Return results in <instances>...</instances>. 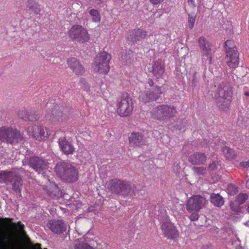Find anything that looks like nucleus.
I'll list each match as a JSON object with an SVG mask.
<instances>
[{
    "label": "nucleus",
    "mask_w": 249,
    "mask_h": 249,
    "mask_svg": "<svg viewBox=\"0 0 249 249\" xmlns=\"http://www.w3.org/2000/svg\"><path fill=\"white\" fill-rule=\"evenodd\" d=\"M111 59V56L109 53L102 51L93 58L91 68L95 72L107 74L110 70L109 63Z\"/></svg>",
    "instance_id": "1"
},
{
    "label": "nucleus",
    "mask_w": 249,
    "mask_h": 249,
    "mask_svg": "<svg viewBox=\"0 0 249 249\" xmlns=\"http://www.w3.org/2000/svg\"><path fill=\"white\" fill-rule=\"evenodd\" d=\"M133 109L132 100L127 94H123L116 102V112L123 117L128 116Z\"/></svg>",
    "instance_id": "2"
},
{
    "label": "nucleus",
    "mask_w": 249,
    "mask_h": 249,
    "mask_svg": "<svg viewBox=\"0 0 249 249\" xmlns=\"http://www.w3.org/2000/svg\"><path fill=\"white\" fill-rule=\"evenodd\" d=\"M68 35L71 40L82 43L89 42L90 38L87 29L78 24L72 25L68 31Z\"/></svg>",
    "instance_id": "3"
},
{
    "label": "nucleus",
    "mask_w": 249,
    "mask_h": 249,
    "mask_svg": "<svg viewBox=\"0 0 249 249\" xmlns=\"http://www.w3.org/2000/svg\"><path fill=\"white\" fill-rule=\"evenodd\" d=\"M176 112V109L174 107L163 105L154 108L151 113L155 118L165 120L175 116Z\"/></svg>",
    "instance_id": "4"
},
{
    "label": "nucleus",
    "mask_w": 249,
    "mask_h": 249,
    "mask_svg": "<svg viewBox=\"0 0 249 249\" xmlns=\"http://www.w3.org/2000/svg\"><path fill=\"white\" fill-rule=\"evenodd\" d=\"M215 96L218 98V102L221 107L226 108L230 104L231 100V89L229 86L220 88Z\"/></svg>",
    "instance_id": "5"
},
{
    "label": "nucleus",
    "mask_w": 249,
    "mask_h": 249,
    "mask_svg": "<svg viewBox=\"0 0 249 249\" xmlns=\"http://www.w3.org/2000/svg\"><path fill=\"white\" fill-rule=\"evenodd\" d=\"M27 132L30 136L39 141L46 140L49 136L47 128L42 126H29L27 129Z\"/></svg>",
    "instance_id": "6"
},
{
    "label": "nucleus",
    "mask_w": 249,
    "mask_h": 249,
    "mask_svg": "<svg viewBox=\"0 0 249 249\" xmlns=\"http://www.w3.org/2000/svg\"><path fill=\"white\" fill-rule=\"evenodd\" d=\"M206 203V199L200 196H194L187 201L186 206L189 212L197 211L200 210Z\"/></svg>",
    "instance_id": "7"
},
{
    "label": "nucleus",
    "mask_w": 249,
    "mask_h": 249,
    "mask_svg": "<svg viewBox=\"0 0 249 249\" xmlns=\"http://www.w3.org/2000/svg\"><path fill=\"white\" fill-rule=\"evenodd\" d=\"M161 230L164 235L169 239H175L178 237L179 232L174 225L169 221L164 222L161 225Z\"/></svg>",
    "instance_id": "8"
},
{
    "label": "nucleus",
    "mask_w": 249,
    "mask_h": 249,
    "mask_svg": "<svg viewBox=\"0 0 249 249\" xmlns=\"http://www.w3.org/2000/svg\"><path fill=\"white\" fill-rule=\"evenodd\" d=\"M19 136L18 132H15L9 128H1L0 129V139L8 142H16V138Z\"/></svg>",
    "instance_id": "9"
},
{
    "label": "nucleus",
    "mask_w": 249,
    "mask_h": 249,
    "mask_svg": "<svg viewBox=\"0 0 249 249\" xmlns=\"http://www.w3.org/2000/svg\"><path fill=\"white\" fill-rule=\"evenodd\" d=\"M161 92V88L157 87L155 88L154 92L145 91L142 93L139 96V100L144 103H148L156 100L158 96H156V95L160 94Z\"/></svg>",
    "instance_id": "10"
},
{
    "label": "nucleus",
    "mask_w": 249,
    "mask_h": 249,
    "mask_svg": "<svg viewBox=\"0 0 249 249\" xmlns=\"http://www.w3.org/2000/svg\"><path fill=\"white\" fill-rule=\"evenodd\" d=\"M67 64L69 68L77 76H80L84 74L85 70L83 66L79 61L74 58H71L68 60Z\"/></svg>",
    "instance_id": "11"
},
{
    "label": "nucleus",
    "mask_w": 249,
    "mask_h": 249,
    "mask_svg": "<svg viewBox=\"0 0 249 249\" xmlns=\"http://www.w3.org/2000/svg\"><path fill=\"white\" fill-rule=\"evenodd\" d=\"M30 162V166L39 174L48 167L47 164L44 160L37 157L31 158Z\"/></svg>",
    "instance_id": "12"
},
{
    "label": "nucleus",
    "mask_w": 249,
    "mask_h": 249,
    "mask_svg": "<svg viewBox=\"0 0 249 249\" xmlns=\"http://www.w3.org/2000/svg\"><path fill=\"white\" fill-rule=\"evenodd\" d=\"M149 71L156 77H159L161 76L164 71L163 65L161 61L156 62L148 66Z\"/></svg>",
    "instance_id": "13"
},
{
    "label": "nucleus",
    "mask_w": 249,
    "mask_h": 249,
    "mask_svg": "<svg viewBox=\"0 0 249 249\" xmlns=\"http://www.w3.org/2000/svg\"><path fill=\"white\" fill-rule=\"evenodd\" d=\"M69 169L63 179L69 182L76 181L78 179V172L71 164L68 166Z\"/></svg>",
    "instance_id": "14"
},
{
    "label": "nucleus",
    "mask_w": 249,
    "mask_h": 249,
    "mask_svg": "<svg viewBox=\"0 0 249 249\" xmlns=\"http://www.w3.org/2000/svg\"><path fill=\"white\" fill-rule=\"evenodd\" d=\"M59 144L62 151L66 154H71L74 151L73 145L66 140L65 138L59 139Z\"/></svg>",
    "instance_id": "15"
},
{
    "label": "nucleus",
    "mask_w": 249,
    "mask_h": 249,
    "mask_svg": "<svg viewBox=\"0 0 249 249\" xmlns=\"http://www.w3.org/2000/svg\"><path fill=\"white\" fill-rule=\"evenodd\" d=\"M47 226L53 232L56 233L62 232L64 230V224L60 221H50Z\"/></svg>",
    "instance_id": "16"
},
{
    "label": "nucleus",
    "mask_w": 249,
    "mask_h": 249,
    "mask_svg": "<svg viewBox=\"0 0 249 249\" xmlns=\"http://www.w3.org/2000/svg\"><path fill=\"white\" fill-rule=\"evenodd\" d=\"M69 165H70V164L64 162H60L55 166V171L58 176L62 179H63L64 176L68 171L67 170L69 169Z\"/></svg>",
    "instance_id": "17"
},
{
    "label": "nucleus",
    "mask_w": 249,
    "mask_h": 249,
    "mask_svg": "<svg viewBox=\"0 0 249 249\" xmlns=\"http://www.w3.org/2000/svg\"><path fill=\"white\" fill-rule=\"evenodd\" d=\"M227 63L228 65L231 68L238 67L239 63V53L226 54Z\"/></svg>",
    "instance_id": "18"
},
{
    "label": "nucleus",
    "mask_w": 249,
    "mask_h": 249,
    "mask_svg": "<svg viewBox=\"0 0 249 249\" xmlns=\"http://www.w3.org/2000/svg\"><path fill=\"white\" fill-rule=\"evenodd\" d=\"M112 184L118 194H122L124 190H126L130 188V185L127 182L120 180H113L112 181Z\"/></svg>",
    "instance_id": "19"
},
{
    "label": "nucleus",
    "mask_w": 249,
    "mask_h": 249,
    "mask_svg": "<svg viewBox=\"0 0 249 249\" xmlns=\"http://www.w3.org/2000/svg\"><path fill=\"white\" fill-rule=\"evenodd\" d=\"M224 49L226 54L238 53L235 42L232 40H228L225 42Z\"/></svg>",
    "instance_id": "20"
},
{
    "label": "nucleus",
    "mask_w": 249,
    "mask_h": 249,
    "mask_svg": "<svg viewBox=\"0 0 249 249\" xmlns=\"http://www.w3.org/2000/svg\"><path fill=\"white\" fill-rule=\"evenodd\" d=\"M210 201L217 207H221L224 204L223 197L218 194H212L210 197Z\"/></svg>",
    "instance_id": "21"
},
{
    "label": "nucleus",
    "mask_w": 249,
    "mask_h": 249,
    "mask_svg": "<svg viewBox=\"0 0 249 249\" xmlns=\"http://www.w3.org/2000/svg\"><path fill=\"white\" fill-rule=\"evenodd\" d=\"M198 42L202 53L204 55L208 56L210 49L207 46V41L205 37L200 36L198 38Z\"/></svg>",
    "instance_id": "22"
},
{
    "label": "nucleus",
    "mask_w": 249,
    "mask_h": 249,
    "mask_svg": "<svg viewBox=\"0 0 249 249\" xmlns=\"http://www.w3.org/2000/svg\"><path fill=\"white\" fill-rule=\"evenodd\" d=\"M206 160V156L203 153L195 154L191 157V161L193 164H203Z\"/></svg>",
    "instance_id": "23"
},
{
    "label": "nucleus",
    "mask_w": 249,
    "mask_h": 249,
    "mask_svg": "<svg viewBox=\"0 0 249 249\" xmlns=\"http://www.w3.org/2000/svg\"><path fill=\"white\" fill-rule=\"evenodd\" d=\"M142 136L137 133H133L129 138V142L133 145H138L140 144Z\"/></svg>",
    "instance_id": "24"
},
{
    "label": "nucleus",
    "mask_w": 249,
    "mask_h": 249,
    "mask_svg": "<svg viewBox=\"0 0 249 249\" xmlns=\"http://www.w3.org/2000/svg\"><path fill=\"white\" fill-rule=\"evenodd\" d=\"M89 13L93 22L98 23L100 22L101 15L98 11L95 9H91L89 11Z\"/></svg>",
    "instance_id": "25"
},
{
    "label": "nucleus",
    "mask_w": 249,
    "mask_h": 249,
    "mask_svg": "<svg viewBox=\"0 0 249 249\" xmlns=\"http://www.w3.org/2000/svg\"><path fill=\"white\" fill-rule=\"evenodd\" d=\"M13 177L11 172H3L0 174V182L1 183L10 181Z\"/></svg>",
    "instance_id": "26"
},
{
    "label": "nucleus",
    "mask_w": 249,
    "mask_h": 249,
    "mask_svg": "<svg viewBox=\"0 0 249 249\" xmlns=\"http://www.w3.org/2000/svg\"><path fill=\"white\" fill-rule=\"evenodd\" d=\"M58 190V187L53 183H50L46 189V192L49 195H55Z\"/></svg>",
    "instance_id": "27"
},
{
    "label": "nucleus",
    "mask_w": 249,
    "mask_h": 249,
    "mask_svg": "<svg viewBox=\"0 0 249 249\" xmlns=\"http://www.w3.org/2000/svg\"><path fill=\"white\" fill-rule=\"evenodd\" d=\"M248 197L246 194H240L237 196L235 202L239 205H241L247 200Z\"/></svg>",
    "instance_id": "28"
},
{
    "label": "nucleus",
    "mask_w": 249,
    "mask_h": 249,
    "mask_svg": "<svg viewBox=\"0 0 249 249\" xmlns=\"http://www.w3.org/2000/svg\"><path fill=\"white\" fill-rule=\"evenodd\" d=\"M135 35L137 39L139 40L145 37L146 35V32L142 29H138L134 31Z\"/></svg>",
    "instance_id": "29"
},
{
    "label": "nucleus",
    "mask_w": 249,
    "mask_h": 249,
    "mask_svg": "<svg viewBox=\"0 0 249 249\" xmlns=\"http://www.w3.org/2000/svg\"><path fill=\"white\" fill-rule=\"evenodd\" d=\"M19 117L24 120L28 119L29 112L25 108L19 109L18 112Z\"/></svg>",
    "instance_id": "30"
},
{
    "label": "nucleus",
    "mask_w": 249,
    "mask_h": 249,
    "mask_svg": "<svg viewBox=\"0 0 249 249\" xmlns=\"http://www.w3.org/2000/svg\"><path fill=\"white\" fill-rule=\"evenodd\" d=\"M223 152L226 157L228 159L232 158L234 156V152L228 147H225L223 150Z\"/></svg>",
    "instance_id": "31"
},
{
    "label": "nucleus",
    "mask_w": 249,
    "mask_h": 249,
    "mask_svg": "<svg viewBox=\"0 0 249 249\" xmlns=\"http://www.w3.org/2000/svg\"><path fill=\"white\" fill-rule=\"evenodd\" d=\"M28 4L30 10L32 11H36L38 9V5L33 0H29L28 1Z\"/></svg>",
    "instance_id": "32"
},
{
    "label": "nucleus",
    "mask_w": 249,
    "mask_h": 249,
    "mask_svg": "<svg viewBox=\"0 0 249 249\" xmlns=\"http://www.w3.org/2000/svg\"><path fill=\"white\" fill-rule=\"evenodd\" d=\"M227 192L229 195L233 196L237 192V188L233 185H230L227 189Z\"/></svg>",
    "instance_id": "33"
},
{
    "label": "nucleus",
    "mask_w": 249,
    "mask_h": 249,
    "mask_svg": "<svg viewBox=\"0 0 249 249\" xmlns=\"http://www.w3.org/2000/svg\"><path fill=\"white\" fill-rule=\"evenodd\" d=\"M13 225L14 226H16L17 231L19 233H22L23 231V229L24 228L23 224H21L20 222H18L17 224L13 223Z\"/></svg>",
    "instance_id": "34"
},
{
    "label": "nucleus",
    "mask_w": 249,
    "mask_h": 249,
    "mask_svg": "<svg viewBox=\"0 0 249 249\" xmlns=\"http://www.w3.org/2000/svg\"><path fill=\"white\" fill-rule=\"evenodd\" d=\"M195 20V17L190 16L189 15L188 19V25L191 29H192L194 27Z\"/></svg>",
    "instance_id": "35"
},
{
    "label": "nucleus",
    "mask_w": 249,
    "mask_h": 249,
    "mask_svg": "<svg viewBox=\"0 0 249 249\" xmlns=\"http://www.w3.org/2000/svg\"><path fill=\"white\" fill-rule=\"evenodd\" d=\"M205 168L203 167H195L194 168V172L196 174H203L205 173Z\"/></svg>",
    "instance_id": "36"
},
{
    "label": "nucleus",
    "mask_w": 249,
    "mask_h": 249,
    "mask_svg": "<svg viewBox=\"0 0 249 249\" xmlns=\"http://www.w3.org/2000/svg\"><path fill=\"white\" fill-rule=\"evenodd\" d=\"M21 187V184L20 181L15 182L13 185V188L15 191L20 190Z\"/></svg>",
    "instance_id": "37"
},
{
    "label": "nucleus",
    "mask_w": 249,
    "mask_h": 249,
    "mask_svg": "<svg viewBox=\"0 0 249 249\" xmlns=\"http://www.w3.org/2000/svg\"><path fill=\"white\" fill-rule=\"evenodd\" d=\"M198 214L196 213H193L190 216V219L191 221H196L198 218Z\"/></svg>",
    "instance_id": "38"
},
{
    "label": "nucleus",
    "mask_w": 249,
    "mask_h": 249,
    "mask_svg": "<svg viewBox=\"0 0 249 249\" xmlns=\"http://www.w3.org/2000/svg\"><path fill=\"white\" fill-rule=\"evenodd\" d=\"M240 165L242 167L249 168V160L248 161H245L240 162Z\"/></svg>",
    "instance_id": "39"
},
{
    "label": "nucleus",
    "mask_w": 249,
    "mask_h": 249,
    "mask_svg": "<svg viewBox=\"0 0 249 249\" xmlns=\"http://www.w3.org/2000/svg\"><path fill=\"white\" fill-rule=\"evenodd\" d=\"M163 0H150V2L153 5H156L162 2Z\"/></svg>",
    "instance_id": "40"
},
{
    "label": "nucleus",
    "mask_w": 249,
    "mask_h": 249,
    "mask_svg": "<svg viewBox=\"0 0 249 249\" xmlns=\"http://www.w3.org/2000/svg\"><path fill=\"white\" fill-rule=\"evenodd\" d=\"M84 90L89 93L90 91V86L88 84H86L84 87Z\"/></svg>",
    "instance_id": "41"
},
{
    "label": "nucleus",
    "mask_w": 249,
    "mask_h": 249,
    "mask_svg": "<svg viewBox=\"0 0 249 249\" xmlns=\"http://www.w3.org/2000/svg\"><path fill=\"white\" fill-rule=\"evenodd\" d=\"M188 4L192 7H195V1L194 0H188Z\"/></svg>",
    "instance_id": "42"
},
{
    "label": "nucleus",
    "mask_w": 249,
    "mask_h": 249,
    "mask_svg": "<svg viewBox=\"0 0 249 249\" xmlns=\"http://www.w3.org/2000/svg\"><path fill=\"white\" fill-rule=\"evenodd\" d=\"M35 249H41L40 245L36 244L35 246Z\"/></svg>",
    "instance_id": "43"
},
{
    "label": "nucleus",
    "mask_w": 249,
    "mask_h": 249,
    "mask_svg": "<svg viewBox=\"0 0 249 249\" xmlns=\"http://www.w3.org/2000/svg\"><path fill=\"white\" fill-rule=\"evenodd\" d=\"M215 167V164H212L210 165L209 166L210 168H211L212 169H213Z\"/></svg>",
    "instance_id": "44"
},
{
    "label": "nucleus",
    "mask_w": 249,
    "mask_h": 249,
    "mask_svg": "<svg viewBox=\"0 0 249 249\" xmlns=\"http://www.w3.org/2000/svg\"><path fill=\"white\" fill-rule=\"evenodd\" d=\"M84 247L86 249H92L91 247L89 246H87V245H84Z\"/></svg>",
    "instance_id": "45"
},
{
    "label": "nucleus",
    "mask_w": 249,
    "mask_h": 249,
    "mask_svg": "<svg viewBox=\"0 0 249 249\" xmlns=\"http://www.w3.org/2000/svg\"><path fill=\"white\" fill-rule=\"evenodd\" d=\"M246 185L247 187L249 188V179L247 181Z\"/></svg>",
    "instance_id": "46"
},
{
    "label": "nucleus",
    "mask_w": 249,
    "mask_h": 249,
    "mask_svg": "<svg viewBox=\"0 0 249 249\" xmlns=\"http://www.w3.org/2000/svg\"><path fill=\"white\" fill-rule=\"evenodd\" d=\"M149 84L150 86H152L153 85V82L151 81V80H150L149 81Z\"/></svg>",
    "instance_id": "47"
},
{
    "label": "nucleus",
    "mask_w": 249,
    "mask_h": 249,
    "mask_svg": "<svg viewBox=\"0 0 249 249\" xmlns=\"http://www.w3.org/2000/svg\"><path fill=\"white\" fill-rule=\"evenodd\" d=\"M245 94L246 95V96H249V92H247L245 93Z\"/></svg>",
    "instance_id": "48"
},
{
    "label": "nucleus",
    "mask_w": 249,
    "mask_h": 249,
    "mask_svg": "<svg viewBox=\"0 0 249 249\" xmlns=\"http://www.w3.org/2000/svg\"><path fill=\"white\" fill-rule=\"evenodd\" d=\"M99 90L100 91H102L101 86H100V87H99Z\"/></svg>",
    "instance_id": "49"
},
{
    "label": "nucleus",
    "mask_w": 249,
    "mask_h": 249,
    "mask_svg": "<svg viewBox=\"0 0 249 249\" xmlns=\"http://www.w3.org/2000/svg\"><path fill=\"white\" fill-rule=\"evenodd\" d=\"M248 212L249 213V204L247 208Z\"/></svg>",
    "instance_id": "50"
},
{
    "label": "nucleus",
    "mask_w": 249,
    "mask_h": 249,
    "mask_svg": "<svg viewBox=\"0 0 249 249\" xmlns=\"http://www.w3.org/2000/svg\"><path fill=\"white\" fill-rule=\"evenodd\" d=\"M231 207L232 209H233L232 206V204H231Z\"/></svg>",
    "instance_id": "51"
}]
</instances>
